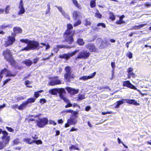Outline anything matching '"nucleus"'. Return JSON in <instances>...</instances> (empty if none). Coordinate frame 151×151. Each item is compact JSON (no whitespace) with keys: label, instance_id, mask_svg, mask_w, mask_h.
I'll return each mask as SVG.
<instances>
[{"label":"nucleus","instance_id":"nucleus-51","mask_svg":"<svg viewBox=\"0 0 151 151\" xmlns=\"http://www.w3.org/2000/svg\"><path fill=\"white\" fill-rule=\"evenodd\" d=\"M127 56L129 58H131L132 57V53L131 52H129L127 54Z\"/></svg>","mask_w":151,"mask_h":151},{"label":"nucleus","instance_id":"nucleus-63","mask_svg":"<svg viewBox=\"0 0 151 151\" xmlns=\"http://www.w3.org/2000/svg\"><path fill=\"white\" fill-rule=\"evenodd\" d=\"M111 67L113 69H114L115 68V63L114 62H112L111 63Z\"/></svg>","mask_w":151,"mask_h":151},{"label":"nucleus","instance_id":"nucleus-12","mask_svg":"<svg viewBox=\"0 0 151 151\" xmlns=\"http://www.w3.org/2000/svg\"><path fill=\"white\" fill-rule=\"evenodd\" d=\"M86 48L91 52H97L98 49L92 43H89L86 45Z\"/></svg>","mask_w":151,"mask_h":151},{"label":"nucleus","instance_id":"nucleus-14","mask_svg":"<svg viewBox=\"0 0 151 151\" xmlns=\"http://www.w3.org/2000/svg\"><path fill=\"white\" fill-rule=\"evenodd\" d=\"M96 73V72H93V73L90 74V76H83L82 77H80L79 78V80H83L84 81L87 80L89 79L92 78H93L95 76Z\"/></svg>","mask_w":151,"mask_h":151},{"label":"nucleus","instance_id":"nucleus-41","mask_svg":"<svg viewBox=\"0 0 151 151\" xmlns=\"http://www.w3.org/2000/svg\"><path fill=\"white\" fill-rule=\"evenodd\" d=\"M25 98V96H20L17 97L16 98V100L17 101H19L20 100H23Z\"/></svg>","mask_w":151,"mask_h":151},{"label":"nucleus","instance_id":"nucleus-37","mask_svg":"<svg viewBox=\"0 0 151 151\" xmlns=\"http://www.w3.org/2000/svg\"><path fill=\"white\" fill-rule=\"evenodd\" d=\"M109 18L112 21H114L115 19V16L112 12L109 13Z\"/></svg>","mask_w":151,"mask_h":151},{"label":"nucleus","instance_id":"nucleus-28","mask_svg":"<svg viewBox=\"0 0 151 151\" xmlns=\"http://www.w3.org/2000/svg\"><path fill=\"white\" fill-rule=\"evenodd\" d=\"M16 75V74H12L11 72L8 70L7 72L6 75V77H14Z\"/></svg>","mask_w":151,"mask_h":151},{"label":"nucleus","instance_id":"nucleus-4","mask_svg":"<svg viewBox=\"0 0 151 151\" xmlns=\"http://www.w3.org/2000/svg\"><path fill=\"white\" fill-rule=\"evenodd\" d=\"M50 93L52 95H56L58 93H59V96L60 98L63 99L65 102L68 103V99L65 97L63 94L65 93V91L63 88H55L49 90Z\"/></svg>","mask_w":151,"mask_h":151},{"label":"nucleus","instance_id":"nucleus-31","mask_svg":"<svg viewBox=\"0 0 151 151\" xmlns=\"http://www.w3.org/2000/svg\"><path fill=\"white\" fill-rule=\"evenodd\" d=\"M77 42L79 45H83L84 44V42L83 39L81 38L78 39L77 40Z\"/></svg>","mask_w":151,"mask_h":151},{"label":"nucleus","instance_id":"nucleus-47","mask_svg":"<svg viewBox=\"0 0 151 151\" xmlns=\"http://www.w3.org/2000/svg\"><path fill=\"white\" fill-rule=\"evenodd\" d=\"M36 143L37 145L42 144V142L40 140H33V143Z\"/></svg>","mask_w":151,"mask_h":151},{"label":"nucleus","instance_id":"nucleus-39","mask_svg":"<svg viewBox=\"0 0 151 151\" xmlns=\"http://www.w3.org/2000/svg\"><path fill=\"white\" fill-rule=\"evenodd\" d=\"M96 0H93L90 1V6L91 7L93 8L96 6Z\"/></svg>","mask_w":151,"mask_h":151},{"label":"nucleus","instance_id":"nucleus-33","mask_svg":"<svg viewBox=\"0 0 151 151\" xmlns=\"http://www.w3.org/2000/svg\"><path fill=\"white\" fill-rule=\"evenodd\" d=\"M85 98L83 94H78V98L77 100L80 101L84 99Z\"/></svg>","mask_w":151,"mask_h":151},{"label":"nucleus","instance_id":"nucleus-53","mask_svg":"<svg viewBox=\"0 0 151 151\" xmlns=\"http://www.w3.org/2000/svg\"><path fill=\"white\" fill-rule=\"evenodd\" d=\"M97 26L98 27L100 26H101L102 27H104V28H105L106 27L104 23H99L97 24Z\"/></svg>","mask_w":151,"mask_h":151},{"label":"nucleus","instance_id":"nucleus-5","mask_svg":"<svg viewBox=\"0 0 151 151\" xmlns=\"http://www.w3.org/2000/svg\"><path fill=\"white\" fill-rule=\"evenodd\" d=\"M48 120L46 118L39 119L37 120V125L40 128H43L47 124Z\"/></svg>","mask_w":151,"mask_h":151},{"label":"nucleus","instance_id":"nucleus-20","mask_svg":"<svg viewBox=\"0 0 151 151\" xmlns=\"http://www.w3.org/2000/svg\"><path fill=\"white\" fill-rule=\"evenodd\" d=\"M81 13L78 11H74L73 13V18L75 20H76L77 18H78L80 15Z\"/></svg>","mask_w":151,"mask_h":151},{"label":"nucleus","instance_id":"nucleus-58","mask_svg":"<svg viewBox=\"0 0 151 151\" xmlns=\"http://www.w3.org/2000/svg\"><path fill=\"white\" fill-rule=\"evenodd\" d=\"M53 53H52L49 56V57L47 58H43V60H48V59L50 57L53 56Z\"/></svg>","mask_w":151,"mask_h":151},{"label":"nucleus","instance_id":"nucleus-30","mask_svg":"<svg viewBox=\"0 0 151 151\" xmlns=\"http://www.w3.org/2000/svg\"><path fill=\"white\" fill-rule=\"evenodd\" d=\"M10 6L9 5L7 6L4 9L5 13L6 14H9V13Z\"/></svg>","mask_w":151,"mask_h":151},{"label":"nucleus","instance_id":"nucleus-34","mask_svg":"<svg viewBox=\"0 0 151 151\" xmlns=\"http://www.w3.org/2000/svg\"><path fill=\"white\" fill-rule=\"evenodd\" d=\"M43 91V90H40L39 91L35 92H34V95L36 98H37L40 96V93H42Z\"/></svg>","mask_w":151,"mask_h":151},{"label":"nucleus","instance_id":"nucleus-22","mask_svg":"<svg viewBox=\"0 0 151 151\" xmlns=\"http://www.w3.org/2000/svg\"><path fill=\"white\" fill-rule=\"evenodd\" d=\"M22 63L27 66H30L32 63V62L29 59H26L23 61Z\"/></svg>","mask_w":151,"mask_h":151},{"label":"nucleus","instance_id":"nucleus-9","mask_svg":"<svg viewBox=\"0 0 151 151\" xmlns=\"http://www.w3.org/2000/svg\"><path fill=\"white\" fill-rule=\"evenodd\" d=\"M90 54V53L89 52L83 50L78 53L77 58L82 59H87L89 57Z\"/></svg>","mask_w":151,"mask_h":151},{"label":"nucleus","instance_id":"nucleus-61","mask_svg":"<svg viewBox=\"0 0 151 151\" xmlns=\"http://www.w3.org/2000/svg\"><path fill=\"white\" fill-rule=\"evenodd\" d=\"M145 6L147 7H149L151 6V4L149 2H147L145 4Z\"/></svg>","mask_w":151,"mask_h":151},{"label":"nucleus","instance_id":"nucleus-11","mask_svg":"<svg viewBox=\"0 0 151 151\" xmlns=\"http://www.w3.org/2000/svg\"><path fill=\"white\" fill-rule=\"evenodd\" d=\"M18 8L19 11L18 13V15H20L24 13L25 10L24 7V4L22 0H20Z\"/></svg>","mask_w":151,"mask_h":151},{"label":"nucleus","instance_id":"nucleus-6","mask_svg":"<svg viewBox=\"0 0 151 151\" xmlns=\"http://www.w3.org/2000/svg\"><path fill=\"white\" fill-rule=\"evenodd\" d=\"M77 116H76L75 117H71L69 119H68L67 120V123L65 124V127L67 128L69 127L70 125L76 124L77 122Z\"/></svg>","mask_w":151,"mask_h":151},{"label":"nucleus","instance_id":"nucleus-23","mask_svg":"<svg viewBox=\"0 0 151 151\" xmlns=\"http://www.w3.org/2000/svg\"><path fill=\"white\" fill-rule=\"evenodd\" d=\"M127 99H122L120 101H118L116 102V105L115 106L116 108H117L119 107L120 105L122 104L123 103H124V101H126Z\"/></svg>","mask_w":151,"mask_h":151},{"label":"nucleus","instance_id":"nucleus-54","mask_svg":"<svg viewBox=\"0 0 151 151\" xmlns=\"http://www.w3.org/2000/svg\"><path fill=\"white\" fill-rule=\"evenodd\" d=\"M6 128L10 132H13L14 131V130L12 128L6 127Z\"/></svg>","mask_w":151,"mask_h":151},{"label":"nucleus","instance_id":"nucleus-38","mask_svg":"<svg viewBox=\"0 0 151 151\" xmlns=\"http://www.w3.org/2000/svg\"><path fill=\"white\" fill-rule=\"evenodd\" d=\"M31 116L33 118H31L30 119H29V121H35V120H36L37 121V120L36 119V118L37 117H38L37 115H35V116L32 115Z\"/></svg>","mask_w":151,"mask_h":151},{"label":"nucleus","instance_id":"nucleus-18","mask_svg":"<svg viewBox=\"0 0 151 151\" xmlns=\"http://www.w3.org/2000/svg\"><path fill=\"white\" fill-rule=\"evenodd\" d=\"M70 48V47L68 45H58L55 46L54 47V51L56 52V53H57L59 50V49L60 48Z\"/></svg>","mask_w":151,"mask_h":151},{"label":"nucleus","instance_id":"nucleus-52","mask_svg":"<svg viewBox=\"0 0 151 151\" xmlns=\"http://www.w3.org/2000/svg\"><path fill=\"white\" fill-rule=\"evenodd\" d=\"M68 103H68V104H67V105H66L65 107V108H68V107H70L71 106H72V104L70 103H69V101L68 100Z\"/></svg>","mask_w":151,"mask_h":151},{"label":"nucleus","instance_id":"nucleus-45","mask_svg":"<svg viewBox=\"0 0 151 151\" xmlns=\"http://www.w3.org/2000/svg\"><path fill=\"white\" fill-rule=\"evenodd\" d=\"M81 23V21L80 20H78L76 22H75L73 26L74 27H76L80 24Z\"/></svg>","mask_w":151,"mask_h":151},{"label":"nucleus","instance_id":"nucleus-42","mask_svg":"<svg viewBox=\"0 0 151 151\" xmlns=\"http://www.w3.org/2000/svg\"><path fill=\"white\" fill-rule=\"evenodd\" d=\"M91 24V21L88 19H86L85 20V25L87 26H90Z\"/></svg>","mask_w":151,"mask_h":151},{"label":"nucleus","instance_id":"nucleus-24","mask_svg":"<svg viewBox=\"0 0 151 151\" xmlns=\"http://www.w3.org/2000/svg\"><path fill=\"white\" fill-rule=\"evenodd\" d=\"M27 104L26 102H24L18 107V109L20 110H22L26 107Z\"/></svg>","mask_w":151,"mask_h":151},{"label":"nucleus","instance_id":"nucleus-44","mask_svg":"<svg viewBox=\"0 0 151 151\" xmlns=\"http://www.w3.org/2000/svg\"><path fill=\"white\" fill-rule=\"evenodd\" d=\"M69 149L70 150H71L72 149H74V150H80V149L77 147L76 146L72 145L70 147H69Z\"/></svg>","mask_w":151,"mask_h":151},{"label":"nucleus","instance_id":"nucleus-8","mask_svg":"<svg viewBox=\"0 0 151 151\" xmlns=\"http://www.w3.org/2000/svg\"><path fill=\"white\" fill-rule=\"evenodd\" d=\"M65 70L66 73L64 75L65 78L67 81H69L70 79L72 77L70 71V68L69 66H66Z\"/></svg>","mask_w":151,"mask_h":151},{"label":"nucleus","instance_id":"nucleus-29","mask_svg":"<svg viewBox=\"0 0 151 151\" xmlns=\"http://www.w3.org/2000/svg\"><path fill=\"white\" fill-rule=\"evenodd\" d=\"M107 42L105 41V42H102L101 43V45L99 47L100 48H102L105 47L107 46Z\"/></svg>","mask_w":151,"mask_h":151},{"label":"nucleus","instance_id":"nucleus-27","mask_svg":"<svg viewBox=\"0 0 151 151\" xmlns=\"http://www.w3.org/2000/svg\"><path fill=\"white\" fill-rule=\"evenodd\" d=\"M24 140L28 144H31L33 143V140L28 138L24 139Z\"/></svg>","mask_w":151,"mask_h":151},{"label":"nucleus","instance_id":"nucleus-50","mask_svg":"<svg viewBox=\"0 0 151 151\" xmlns=\"http://www.w3.org/2000/svg\"><path fill=\"white\" fill-rule=\"evenodd\" d=\"M19 142V140L18 139H15L14 141V145H17Z\"/></svg>","mask_w":151,"mask_h":151},{"label":"nucleus","instance_id":"nucleus-49","mask_svg":"<svg viewBox=\"0 0 151 151\" xmlns=\"http://www.w3.org/2000/svg\"><path fill=\"white\" fill-rule=\"evenodd\" d=\"M55 7L58 8V9L62 13L64 11L62 10V7L60 6H55Z\"/></svg>","mask_w":151,"mask_h":151},{"label":"nucleus","instance_id":"nucleus-36","mask_svg":"<svg viewBox=\"0 0 151 151\" xmlns=\"http://www.w3.org/2000/svg\"><path fill=\"white\" fill-rule=\"evenodd\" d=\"M7 60L9 61L10 64L12 65H14L15 63V61L12 57H11L9 59Z\"/></svg>","mask_w":151,"mask_h":151},{"label":"nucleus","instance_id":"nucleus-57","mask_svg":"<svg viewBox=\"0 0 151 151\" xmlns=\"http://www.w3.org/2000/svg\"><path fill=\"white\" fill-rule=\"evenodd\" d=\"M124 22L123 21H122L119 19V20L116 21V23L117 24H120Z\"/></svg>","mask_w":151,"mask_h":151},{"label":"nucleus","instance_id":"nucleus-48","mask_svg":"<svg viewBox=\"0 0 151 151\" xmlns=\"http://www.w3.org/2000/svg\"><path fill=\"white\" fill-rule=\"evenodd\" d=\"M128 78H130L131 77H134V74L132 72H131L128 73Z\"/></svg>","mask_w":151,"mask_h":151},{"label":"nucleus","instance_id":"nucleus-35","mask_svg":"<svg viewBox=\"0 0 151 151\" xmlns=\"http://www.w3.org/2000/svg\"><path fill=\"white\" fill-rule=\"evenodd\" d=\"M146 25H147L146 23L145 24H140L138 26L134 27V29H139L140 28L143 27L144 26H145Z\"/></svg>","mask_w":151,"mask_h":151},{"label":"nucleus","instance_id":"nucleus-26","mask_svg":"<svg viewBox=\"0 0 151 151\" xmlns=\"http://www.w3.org/2000/svg\"><path fill=\"white\" fill-rule=\"evenodd\" d=\"M14 31L15 34L21 33L22 31V30L19 27H16L14 28Z\"/></svg>","mask_w":151,"mask_h":151},{"label":"nucleus","instance_id":"nucleus-7","mask_svg":"<svg viewBox=\"0 0 151 151\" xmlns=\"http://www.w3.org/2000/svg\"><path fill=\"white\" fill-rule=\"evenodd\" d=\"M79 51V49L75 50L73 52L60 55L59 56V58H64L68 60L69 59L70 57L78 52Z\"/></svg>","mask_w":151,"mask_h":151},{"label":"nucleus","instance_id":"nucleus-46","mask_svg":"<svg viewBox=\"0 0 151 151\" xmlns=\"http://www.w3.org/2000/svg\"><path fill=\"white\" fill-rule=\"evenodd\" d=\"M62 15L65 17V18L67 19H70V17L68 14L65 13V12L64 11L62 13Z\"/></svg>","mask_w":151,"mask_h":151},{"label":"nucleus","instance_id":"nucleus-13","mask_svg":"<svg viewBox=\"0 0 151 151\" xmlns=\"http://www.w3.org/2000/svg\"><path fill=\"white\" fill-rule=\"evenodd\" d=\"M3 55L4 56V58L6 60L9 59L12 57L10 50L8 49H6L3 52Z\"/></svg>","mask_w":151,"mask_h":151},{"label":"nucleus","instance_id":"nucleus-43","mask_svg":"<svg viewBox=\"0 0 151 151\" xmlns=\"http://www.w3.org/2000/svg\"><path fill=\"white\" fill-rule=\"evenodd\" d=\"M48 6V9L46 10L45 12V14L46 15H47L48 16H50V6L48 5H47Z\"/></svg>","mask_w":151,"mask_h":151},{"label":"nucleus","instance_id":"nucleus-2","mask_svg":"<svg viewBox=\"0 0 151 151\" xmlns=\"http://www.w3.org/2000/svg\"><path fill=\"white\" fill-rule=\"evenodd\" d=\"M72 25L70 24H67V29L65 31L64 33V37L65 40L68 42L69 44H71L73 41V36L74 35L75 31H72L71 29L73 28Z\"/></svg>","mask_w":151,"mask_h":151},{"label":"nucleus","instance_id":"nucleus-17","mask_svg":"<svg viewBox=\"0 0 151 151\" xmlns=\"http://www.w3.org/2000/svg\"><path fill=\"white\" fill-rule=\"evenodd\" d=\"M123 84L124 86H127L128 88L133 89L135 90H137V88L133 85L131 84V83L128 81L124 82L123 83Z\"/></svg>","mask_w":151,"mask_h":151},{"label":"nucleus","instance_id":"nucleus-3","mask_svg":"<svg viewBox=\"0 0 151 151\" xmlns=\"http://www.w3.org/2000/svg\"><path fill=\"white\" fill-rule=\"evenodd\" d=\"M2 136L1 137L2 141H0V149L1 150L7 146L10 140V136H8V133L6 131L2 132Z\"/></svg>","mask_w":151,"mask_h":151},{"label":"nucleus","instance_id":"nucleus-62","mask_svg":"<svg viewBox=\"0 0 151 151\" xmlns=\"http://www.w3.org/2000/svg\"><path fill=\"white\" fill-rule=\"evenodd\" d=\"M11 79H7L6 80L4 81V85H5L6 83H7Z\"/></svg>","mask_w":151,"mask_h":151},{"label":"nucleus","instance_id":"nucleus-21","mask_svg":"<svg viewBox=\"0 0 151 151\" xmlns=\"http://www.w3.org/2000/svg\"><path fill=\"white\" fill-rule=\"evenodd\" d=\"M95 12L94 13L95 16L97 18L101 19L102 17V14L97 9H96Z\"/></svg>","mask_w":151,"mask_h":151},{"label":"nucleus","instance_id":"nucleus-55","mask_svg":"<svg viewBox=\"0 0 151 151\" xmlns=\"http://www.w3.org/2000/svg\"><path fill=\"white\" fill-rule=\"evenodd\" d=\"M112 112L111 111H107L106 112H102V115H104L106 114H112Z\"/></svg>","mask_w":151,"mask_h":151},{"label":"nucleus","instance_id":"nucleus-16","mask_svg":"<svg viewBox=\"0 0 151 151\" xmlns=\"http://www.w3.org/2000/svg\"><path fill=\"white\" fill-rule=\"evenodd\" d=\"M66 89L69 93L72 95H75L77 94L78 93V89H76L70 87H67L66 88Z\"/></svg>","mask_w":151,"mask_h":151},{"label":"nucleus","instance_id":"nucleus-56","mask_svg":"<svg viewBox=\"0 0 151 151\" xmlns=\"http://www.w3.org/2000/svg\"><path fill=\"white\" fill-rule=\"evenodd\" d=\"M49 123L50 124H52L54 125H55L56 124V123L53 120H50L49 121Z\"/></svg>","mask_w":151,"mask_h":151},{"label":"nucleus","instance_id":"nucleus-64","mask_svg":"<svg viewBox=\"0 0 151 151\" xmlns=\"http://www.w3.org/2000/svg\"><path fill=\"white\" fill-rule=\"evenodd\" d=\"M65 112L66 113H72L73 112V110L72 109H68L66 110Z\"/></svg>","mask_w":151,"mask_h":151},{"label":"nucleus","instance_id":"nucleus-60","mask_svg":"<svg viewBox=\"0 0 151 151\" xmlns=\"http://www.w3.org/2000/svg\"><path fill=\"white\" fill-rule=\"evenodd\" d=\"M133 70V68H129L127 70V72L128 73H131L132 72Z\"/></svg>","mask_w":151,"mask_h":151},{"label":"nucleus","instance_id":"nucleus-25","mask_svg":"<svg viewBox=\"0 0 151 151\" xmlns=\"http://www.w3.org/2000/svg\"><path fill=\"white\" fill-rule=\"evenodd\" d=\"M73 3L75 5L76 7L79 9H81V7L80 5L78 3L77 0H72Z\"/></svg>","mask_w":151,"mask_h":151},{"label":"nucleus","instance_id":"nucleus-19","mask_svg":"<svg viewBox=\"0 0 151 151\" xmlns=\"http://www.w3.org/2000/svg\"><path fill=\"white\" fill-rule=\"evenodd\" d=\"M126 101V102L127 103L129 104H133V105H136V106H139V103H137L136 101L134 99H127Z\"/></svg>","mask_w":151,"mask_h":151},{"label":"nucleus","instance_id":"nucleus-15","mask_svg":"<svg viewBox=\"0 0 151 151\" xmlns=\"http://www.w3.org/2000/svg\"><path fill=\"white\" fill-rule=\"evenodd\" d=\"M57 77H56L52 79V80L49 83V85L51 86H54L56 84H60L61 82L58 80Z\"/></svg>","mask_w":151,"mask_h":151},{"label":"nucleus","instance_id":"nucleus-40","mask_svg":"<svg viewBox=\"0 0 151 151\" xmlns=\"http://www.w3.org/2000/svg\"><path fill=\"white\" fill-rule=\"evenodd\" d=\"M7 70H8L6 68L4 69L1 70L0 74L1 75L4 74H6V75L7 72Z\"/></svg>","mask_w":151,"mask_h":151},{"label":"nucleus","instance_id":"nucleus-32","mask_svg":"<svg viewBox=\"0 0 151 151\" xmlns=\"http://www.w3.org/2000/svg\"><path fill=\"white\" fill-rule=\"evenodd\" d=\"M36 100V99L34 98H30L28 99L27 101H26L27 103L28 104L29 103L34 102Z\"/></svg>","mask_w":151,"mask_h":151},{"label":"nucleus","instance_id":"nucleus-59","mask_svg":"<svg viewBox=\"0 0 151 151\" xmlns=\"http://www.w3.org/2000/svg\"><path fill=\"white\" fill-rule=\"evenodd\" d=\"M72 113L73 115L74 116V117H75L76 116V115L78 114V112L73 110V112Z\"/></svg>","mask_w":151,"mask_h":151},{"label":"nucleus","instance_id":"nucleus-1","mask_svg":"<svg viewBox=\"0 0 151 151\" xmlns=\"http://www.w3.org/2000/svg\"><path fill=\"white\" fill-rule=\"evenodd\" d=\"M20 41L22 42L27 44V46L26 47L21 50V51H22L24 50L28 51L30 50L39 49L40 47H42V46L40 47L38 43L36 41H30L27 39H21Z\"/></svg>","mask_w":151,"mask_h":151},{"label":"nucleus","instance_id":"nucleus-10","mask_svg":"<svg viewBox=\"0 0 151 151\" xmlns=\"http://www.w3.org/2000/svg\"><path fill=\"white\" fill-rule=\"evenodd\" d=\"M15 41V39L14 37L9 36L5 41V45L6 47L12 45Z\"/></svg>","mask_w":151,"mask_h":151}]
</instances>
